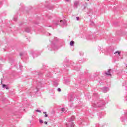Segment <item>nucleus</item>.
<instances>
[{
    "mask_svg": "<svg viewBox=\"0 0 127 127\" xmlns=\"http://www.w3.org/2000/svg\"><path fill=\"white\" fill-rule=\"evenodd\" d=\"M61 111H62V112H65V109L64 108H62L61 109Z\"/></svg>",
    "mask_w": 127,
    "mask_h": 127,
    "instance_id": "a878e982",
    "label": "nucleus"
},
{
    "mask_svg": "<svg viewBox=\"0 0 127 127\" xmlns=\"http://www.w3.org/2000/svg\"><path fill=\"white\" fill-rule=\"evenodd\" d=\"M37 82H38V86L36 87L35 89H33L32 93H37L38 92V90H39V88L42 87V83H41L38 80H37Z\"/></svg>",
    "mask_w": 127,
    "mask_h": 127,
    "instance_id": "39448f33",
    "label": "nucleus"
},
{
    "mask_svg": "<svg viewBox=\"0 0 127 127\" xmlns=\"http://www.w3.org/2000/svg\"><path fill=\"white\" fill-rule=\"evenodd\" d=\"M90 25H95V23H94V22H91V23H90Z\"/></svg>",
    "mask_w": 127,
    "mask_h": 127,
    "instance_id": "2f4dec72",
    "label": "nucleus"
},
{
    "mask_svg": "<svg viewBox=\"0 0 127 127\" xmlns=\"http://www.w3.org/2000/svg\"><path fill=\"white\" fill-rule=\"evenodd\" d=\"M79 5V1H75L74 2V7L75 8H77V7H78V5Z\"/></svg>",
    "mask_w": 127,
    "mask_h": 127,
    "instance_id": "4468645a",
    "label": "nucleus"
},
{
    "mask_svg": "<svg viewBox=\"0 0 127 127\" xmlns=\"http://www.w3.org/2000/svg\"><path fill=\"white\" fill-rule=\"evenodd\" d=\"M93 14V11L91 9H89L88 10V12H87V14H88V15H91V14Z\"/></svg>",
    "mask_w": 127,
    "mask_h": 127,
    "instance_id": "dca6fc26",
    "label": "nucleus"
},
{
    "mask_svg": "<svg viewBox=\"0 0 127 127\" xmlns=\"http://www.w3.org/2000/svg\"><path fill=\"white\" fill-rule=\"evenodd\" d=\"M105 75L111 76V69H109L107 72H105Z\"/></svg>",
    "mask_w": 127,
    "mask_h": 127,
    "instance_id": "f3484780",
    "label": "nucleus"
},
{
    "mask_svg": "<svg viewBox=\"0 0 127 127\" xmlns=\"http://www.w3.org/2000/svg\"><path fill=\"white\" fill-rule=\"evenodd\" d=\"M43 114H46V112H43Z\"/></svg>",
    "mask_w": 127,
    "mask_h": 127,
    "instance_id": "49530a36",
    "label": "nucleus"
},
{
    "mask_svg": "<svg viewBox=\"0 0 127 127\" xmlns=\"http://www.w3.org/2000/svg\"><path fill=\"white\" fill-rule=\"evenodd\" d=\"M98 115L99 117H100V118H103V117H104V113L99 112V113H98Z\"/></svg>",
    "mask_w": 127,
    "mask_h": 127,
    "instance_id": "2eb2a0df",
    "label": "nucleus"
},
{
    "mask_svg": "<svg viewBox=\"0 0 127 127\" xmlns=\"http://www.w3.org/2000/svg\"><path fill=\"white\" fill-rule=\"evenodd\" d=\"M75 120V116H72L71 118L67 119V121L71 123V122H73Z\"/></svg>",
    "mask_w": 127,
    "mask_h": 127,
    "instance_id": "ddd939ff",
    "label": "nucleus"
},
{
    "mask_svg": "<svg viewBox=\"0 0 127 127\" xmlns=\"http://www.w3.org/2000/svg\"><path fill=\"white\" fill-rule=\"evenodd\" d=\"M22 55H23V53H20V56H22Z\"/></svg>",
    "mask_w": 127,
    "mask_h": 127,
    "instance_id": "e433bc0d",
    "label": "nucleus"
},
{
    "mask_svg": "<svg viewBox=\"0 0 127 127\" xmlns=\"http://www.w3.org/2000/svg\"><path fill=\"white\" fill-rule=\"evenodd\" d=\"M85 8H86L85 6H84V8H83V9H85Z\"/></svg>",
    "mask_w": 127,
    "mask_h": 127,
    "instance_id": "c03bdc74",
    "label": "nucleus"
},
{
    "mask_svg": "<svg viewBox=\"0 0 127 127\" xmlns=\"http://www.w3.org/2000/svg\"><path fill=\"white\" fill-rule=\"evenodd\" d=\"M53 85L55 86V87H57L58 86V82L55 81L53 82Z\"/></svg>",
    "mask_w": 127,
    "mask_h": 127,
    "instance_id": "a211bd4d",
    "label": "nucleus"
},
{
    "mask_svg": "<svg viewBox=\"0 0 127 127\" xmlns=\"http://www.w3.org/2000/svg\"><path fill=\"white\" fill-rule=\"evenodd\" d=\"M31 54L33 55V58H34V57L38 56V55H40V53L37 51H33L31 52Z\"/></svg>",
    "mask_w": 127,
    "mask_h": 127,
    "instance_id": "6e6552de",
    "label": "nucleus"
},
{
    "mask_svg": "<svg viewBox=\"0 0 127 127\" xmlns=\"http://www.w3.org/2000/svg\"><path fill=\"white\" fill-rule=\"evenodd\" d=\"M74 70H76V71H79L80 69L79 68L77 69L76 68V67H75Z\"/></svg>",
    "mask_w": 127,
    "mask_h": 127,
    "instance_id": "72a5a7b5",
    "label": "nucleus"
},
{
    "mask_svg": "<svg viewBox=\"0 0 127 127\" xmlns=\"http://www.w3.org/2000/svg\"><path fill=\"white\" fill-rule=\"evenodd\" d=\"M46 77H51V73H49V75H46Z\"/></svg>",
    "mask_w": 127,
    "mask_h": 127,
    "instance_id": "7c9ffc66",
    "label": "nucleus"
},
{
    "mask_svg": "<svg viewBox=\"0 0 127 127\" xmlns=\"http://www.w3.org/2000/svg\"><path fill=\"white\" fill-rule=\"evenodd\" d=\"M96 127H101V125H100V124L97 123V124H96Z\"/></svg>",
    "mask_w": 127,
    "mask_h": 127,
    "instance_id": "b1692460",
    "label": "nucleus"
},
{
    "mask_svg": "<svg viewBox=\"0 0 127 127\" xmlns=\"http://www.w3.org/2000/svg\"><path fill=\"white\" fill-rule=\"evenodd\" d=\"M21 110H23V111H24V108L23 107V109H21Z\"/></svg>",
    "mask_w": 127,
    "mask_h": 127,
    "instance_id": "37998d69",
    "label": "nucleus"
},
{
    "mask_svg": "<svg viewBox=\"0 0 127 127\" xmlns=\"http://www.w3.org/2000/svg\"><path fill=\"white\" fill-rule=\"evenodd\" d=\"M32 30V29H31V28H30V27H27V28H25V31L26 32H31Z\"/></svg>",
    "mask_w": 127,
    "mask_h": 127,
    "instance_id": "f8f14e48",
    "label": "nucleus"
},
{
    "mask_svg": "<svg viewBox=\"0 0 127 127\" xmlns=\"http://www.w3.org/2000/svg\"><path fill=\"white\" fill-rule=\"evenodd\" d=\"M27 39H28V41H29V39H28V38H27Z\"/></svg>",
    "mask_w": 127,
    "mask_h": 127,
    "instance_id": "a18cd8bd",
    "label": "nucleus"
},
{
    "mask_svg": "<svg viewBox=\"0 0 127 127\" xmlns=\"http://www.w3.org/2000/svg\"><path fill=\"white\" fill-rule=\"evenodd\" d=\"M82 62H83V61H82V60L79 61V63H82Z\"/></svg>",
    "mask_w": 127,
    "mask_h": 127,
    "instance_id": "a19ab883",
    "label": "nucleus"
},
{
    "mask_svg": "<svg viewBox=\"0 0 127 127\" xmlns=\"http://www.w3.org/2000/svg\"><path fill=\"white\" fill-rule=\"evenodd\" d=\"M124 114L120 117V121L121 122L127 121V110H124Z\"/></svg>",
    "mask_w": 127,
    "mask_h": 127,
    "instance_id": "20e7f679",
    "label": "nucleus"
},
{
    "mask_svg": "<svg viewBox=\"0 0 127 127\" xmlns=\"http://www.w3.org/2000/svg\"><path fill=\"white\" fill-rule=\"evenodd\" d=\"M83 54H84V53H83V52H80V55H83Z\"/></svg>",
    "mask_w": 127,
    "mask_h": 127,
    "instance_id": "c9c22d12",
    "label": "nucleus"
},
{
    "mask_svg": "<svg viewBox=\"0 0 127 127\" xmlns=\"http://www.w3.org/2000/svg\"><path fill=\"white\" fill-rule=\"evenodd\" d=\"M46 35H47V36H49V35H51V34H50V33H46Z\"/></svg>",
    "mask_w": 127,
    "mask_h": 127,
    "instance_id": "c85d7f7f",
    "label": "nucleus"
},
{
    "mask_svg": "<svg viewBox=\"0 0 127 127\" xmlns=\"http://www.w3.org/2000/svg\"><path fill=\"white\" fill-rule=\"evenodd\" d=\"M76 20H80V18L79 17H77Z\"/></svg>",
    "mask_w": 127,
    "mask_h": 127,
    "instance_id": "f704fd0d",
    "label": "nucleus"
},
{
    "mask_svg": "<svg viewBox=\"0 0 127 127\" xmlns=\"http://www.w3.org/2000/svg\"><path fill=\"white\" fill-rule=\"evenodd\" d=\"M74 44H75V42L74 41H71L70 42V46H74Z\"/></svg>",
    "mask_w": 127,
    "mask_h": 127,
    "instance_id": "6ab92c4d",
    "label": "nucleus"
},
{
    "mask_svg": "<svg viewBox=\"0 0 127 127\" xmlns=\"http://www.w3.org/2000/svg\"><path fill=\"white\" fill-rule=\"evenodd\" d=\"M39 122H40V124H42V123H43V121L42 120H40Z\"/></svg>",
    "mask_w": 127,
    "mask_h": 127,
    "instance_id": "473e14b6",
    "label": "nucleus"
},
{
    "mask_svg": "<svg viewBox=\"0 0 127 127\" xmlns=\"http://www.w3.org/2000/svg\"><path fill=\"white\" fill-rule=\"evenodd\" d=\"M60 23H61V24H62L63 25H66V24H67V22L66 21H62V20H60V21H58L57 22H56L55 23V25H57Z\"/></svg>",
    "mask_w": 127,
    "mask_h": 127,
    "instance_id": "1a4fd4ad",
    "label": "nucleus"
},
{
    "mask_svg": "<svg viewBox=\"0 0 127 127\" xmlns=\"http://www.w3.org/2000/svg\"><path fill=\"white\" fill-rule=\"evenodd\" d=\"M126 67L127 68V65L126 64Z\"/></svg>",
    "mask_w": 127,
    "mask_h": 127,
    "instance_id": "8fccbe9b",
    "label": "nucleus"
},
{
    "mask_svg": "<svg viewBox=\"0 0 127 127\" xmlns=\"http://www.w3.org/2000/svg\"><path fill=\"white\" fill-rule=\"evenodd\" d=\"M102 90L103 93H107L109 91V88L108 87H103Z\"/></svg>",
    "mask_w": 127,
    "mask_h": 127,
    "instance_id": "9b49d317",
    "label": "nucleus"
},
{
    "mask_svg": "<svg viewBox=\"0 0 127 127\" xmlns=\"http://www.w3.org/2000/svg\"><path fill=\"white\" fill-rule=\"evenodd\" d=\"M45 117L46 118L47 117H48V115H47V114H46L45 115Z\"/></svg>",
    "mask_w": 127,
    "mask_h": 127,
    "instance_id": "4c0bfd02",
    "label": "nucleus"
},
{
    "mask_svg": "<svg viewBox=\"0 0 127 127\" xmlns=\"http://www.w3.org/2000/svg\"><path fill=\"white\" fill-rule=\"evenodd\" d=\"M66 127H75V124H74V123L71 122V123H69L68 124H67Z\"/></svg>",
    "mask_w": 127,
    "mask_h": 127,
    "instance_id": "9d476101",
    "label": "nucleus"
},
{
    "mask_svg": "<svg viewBox=\"0 0 127 127\" xmlns=\"http://www.w3.org/2000/svg\"><path fill=\"white\" fill-rule=\"evenodd\" d=\"M20 25H21V24H20Z\"/></svg>",
    "mask_w": 127,
    "mask_h": 127,
    "instance_id": "3c124183",
    "label": "nucleus"
},
{
    "mask_svg": "<svg viewBox=\"0 0 127 127\" xmlns=\"http://www.w3.org/2000/svg\"><path fill=\"white\" fill-rule=\"evenodd\" d=\"M44 123V124H45V125H47V122L45 121Z\"/></svg>",
    "mask_w": 127,
    "mask_h": 127,
    "instance_id": "ea45409f",
    "label": "nucleus"
},
{
    "mask_svg": "<svg viewBox=\"0 0 127 127\" xmlns=\"http://www.w3.org/2000/svg\"><path fill=\"white\" fill-rule=\"evenodd\" d=\"M126 101H127V99H126Z\"/></svg>",
    "mask_w": 127,
    "mask_h": 127,
    "instance_id": "de8ad7c7",
    "label": "nucleus"
},
{
    "mask_svg": "<svg viewBox=\"0 0 127 127\" xmlns=\"http://www.w3.org/2000/svg\"><path fill=\"white\" fill-rule=\"evenodd\" d=\"M43 66H44V68L42 69L40 72H37V71H34L33 76L34 77H42V74L44 73V71H45V68L44 67H45V65L44 64H43Z\"/></svg>",
    "mask_w": 127,
    "mask_h": 127,
    "instance_id": "7ed1b4c3",
    "label": "nucleus"
},
{
    "mask_svg": "<svg viewBox=\"0 0 127 127\" xmlns=\"http://www.w3.org/2000/svg\"><path fill=\"white\" fill-rule=\"evenodd\" d=\"M35 111L38 112V113H41V111L39 110L38 109L36 110Z\"/></svg>",
    "mask_w": 127,
    "mask_h": 127,
    "instance_id": "393cba45",
    "label": "nucleus"
},
{
    "mask_svg": "<svg viewBox=\"0 0 127 127\" xmlns=\"http://www.w3.org/2000/svg\"><path fill=\"white\" fill-rule=\"evenodd\" d=\"M46 7L49 8V6L48 5L46 6Z\"/></svg>",
    "mask_w": 127,
    "mask_h": 127,
    "instance_id": "79ce46f5",
    "label": "nucleus"
},
{
    "mask_svg": "<svg viewBox=\"0 0 127 127\" xmlns=\"http://www.w3.org/2000/svg\"><path fill=\"white\" fill-rule=\"evenodd\" d=\"M87 1H89V0H86Z\"/></svg>",
    "mask_w": 127,
    "mask_h": 127,
    "instance_id": "09e8293b",
    "label": "nucleus"
},
{
    "mask_svg": "<svg viewBox=\"0 0 127 127\" xmlns=\"http://www.w3.org/2000/svg\"><path fill=\"white\" fill-rule=\"evenodd\" d=\"M105 105H106V102L103 99H99L92 103V107L94 108H101V107H104Z\"/></svg>",
    "mask_w": 127,
    "mask_h": 127,
    "instance_id": "f03ea898",
    "label": "nucleus"
},
{
    "mask_svg": "<svg viewBox=\"0 0 127 127\" xmlns=\"http://www.w3.org/2000/svg\"><path fill=\"white\" fill-rule=\"evenodd\" d=\"M74 64V63L71 62V63H70V65H70V66L71 67V66H73Z\"/></svg>",
    "mask_w": 127,
    "mask_h": 127,
    "instance_id": "cd10ccee",
    "label": "nucleus"
},
{
    "mask_svg": "<svg viewBox=\"0 0 127 127\" xmlns=\"http://www.w3.org/2000/svg\"><path fill=\"white\" fill-rule=\"evenodd\" d=\"M35 24H39V22H37V23H35Z\"/></svg>",
    "mask_w": 127,
    "mask_h": 127,
    "instance_id": "58836bf2",
    "label": "nucleus"
},
{
    "mask_svg": "<svg viewBox=\"0 0 127 127\" xmlns=\"http://www.w3.org/2000/svg\"><path fill=\"white\" fill-rule=\"evenodd\" d=\"M57 91L58 92H61V89L59 88L57 89Z\"/></svg>",
    "mask_w": 127,
    "mask_h": 127,
    "instance_id": "c756f323",
    "label": "nucleus"
},
{
    "mask_svg": "<svg viewBox=\"0 0 127 127\" xmlns=\"http://www.w3.org/2000/svg\"><path fill=\"white\" fill-rule=\"evenodd\" d=\"M14 21H17V17H14L13 18Z\"/></svg>",
    "mask_w": 127,
    "mask_h": 127,
    "instance_id": "5701e85b",
    "label": "nucleus"
},
{
    "mask_svg": "<svg viewBox=\"0 0 127 127\" xmlns=\"http://www.w3.org/2000/svg\"><path fill=\"white\" fill-rule=\"evenodd\" d=\"M2 87L3 88H5L7 90H8V87H7V86L5 84H3L2 85Z\"/></svg>",
    "mask_w": 127,
    "mask_h": 127,
    "instance_id": "412c9836",
    "label": "nucleus"
},
{
    "mask_svg": "<svg viewBox=\"0 0 127 127\" xmlns=\"http://www.w3.org/2000/svg\"><path fill=\"white\" fill-rule=\"evenodd\" d=\"M47 18H49V19H51V18H52V17H51V16H50V15H47Z\"/></svg>",
    "mask_w": 127,
    "mask_h": 127,
    "instance_id": "4be33fe9",
    "label": "nucleus"
},
{
    "mask_svg": "<svg viewBox=\"0 0 127 127\" xmlns=\"http://www.w3.org/2000/svg\"><path fill=\"white\" fill-rule=\"evenodd\" d=\"M59 41V39L57 37H54L53 41L51 42V44L47 46L48 50H57L58 49V47L54 42H57Z\"/></svg>",
    "mask_w": 127,
    "mask_h": 127,
    "instance_id": "f257e3e1",
    "label": "nucleus"
},
{
    "mask_svg": "<svg viewBox=\"0 0 127 127\" xmlns=\"http://www.w3.org/2000/svg\"><path fill=\"white\" fill-rule=\"evenodd\" d=\"M65 2H70L71 1V0H65Z\"/></svg>",
    "mask_w": 127,
    "mask_h": 127,
    "instance_id": "bb28decb",
    "label": "nucleus"
},
{
    "mask_svg": "<svg viewBox=\"0 0 127 127\" xmlns=\"http://www.w3.org/2000/svg\"><path fill=\"white\" fill-rule=\"evenodd\" d=\"M3 5V2L2 1H0V8H1V6Z\"/></svg>",
    "mask_w": 127,
    "mask_h": 127,
    "instance_id": "aec40b11",
    "label": "nucleus"
},
{
    "mask_svg": "<svg viewBox=\"0 0 127 127\" xmlns=\"http://www.w3.org/2000/svg\"><path fill=\"white\" fill-rule=\"evenodd\" d=\"M87 40H92V41H96V36L95 35H88L86 36Z\"/></svg>",
    "mask_w": 127,
    "mask_h": 127,
    "instance_id": "423d86ee",
    "label": "nucleus"
},
{
    "mask_svg": "<svg viewBox=\"0 0 127 127\" xmlns=\"http://www.w3.org/2000/svg\"><path fill=\"white\" fill-rule=\"evenodd\" d=\"M114 54L117 56L118 60H121V59H123V57L121 56V51H117L114 52Z\"/></svg>",
    "mask_w": 127,
    "mask_h": 127,
    "instance_id": "0eeeda50",
    "label": "nucleus"
}]
</instances>
